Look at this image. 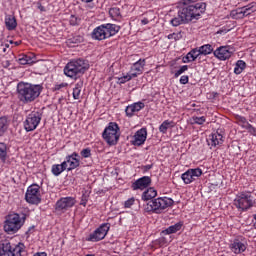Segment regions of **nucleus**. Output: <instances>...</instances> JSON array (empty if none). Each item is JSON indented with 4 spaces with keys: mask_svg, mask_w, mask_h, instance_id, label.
Wrapping results in <instances>:
<instances>
[{
    "mask_svg": "<svg viewBox=\"0 0 256 256\" xmlns=\"http://www.w3.org/2000/svg\"><path fill=\"white\" fill-rule=\"evenodd\" d=\"M109 15L113 21H121V19H123V16L121 15V9L119 7L110 8Z\"/></svg>",
    "mask_w": 256,
    "mask_h": 256,
    "instance_id": "obj_25",
    "label": "nucleus"
},
{
    "mask_svg": "<svg viewBox=\"0 0 256 256\" xmlns=\"http://www.w3.org/2000/svg\"><path fill=\"white\" fill-rule=\"evenodd\" d=\"M187 54H188V56L190 57V59L192 61H196L197 57H199V55H201L199 53V48H194L190 52H188Z\"/></svg>",
    "mask_w": 256,
    "mask_h": 256,
    "instance_id": "obj_38",
    "label": "nucleus"
},
{
    "mask_svg": "<svg viewBox=\"0 0 256 256\" xmlns=\"http://www.w3.org/2000/svg\"><path fill=\"white\" fill-rule=\"evenodd\" d=\"M223 141H225L223 139V134H221V132H219V131L213 132L207 138L208 146L211 148L217 147L219 145H223Z\"/></svg>",
    "mask_w": 256,
    "mask_h": 256,
    "instance_id": "obj_18",
    "label": "nucleus"
},
{
    "mask_svg": "<svg viewBox=\"0 0 256 256\" xmlns=\"http://www.w3.org/2000/svg\"><path fill=\"white\" fill-rule=\"evenodd\" d=\"M40 187L37 184H32L27 188L25 193V200L30 205H39L41 203V192Z\"/></svg>",
    "mask_w": 256,
    "mask_h": 256,
    "instance_id": "obj_11",
    "label": "nucleus"
},
{
    "mask_svg": "<svg viewBox=\"0 0 256 256\" xmlns=\"http://www.w3.org/2000/svg\"><path fill=\"white\" fill-rule=\"evenodd\" d=\"M245 129H247V131H249V133H256V128L253 127V125H251V124H247Z\"/></svg>",
    "mask_w": 256,
    "mask_h": 256,
    "instance_id": "obj_52",
    "label": "nucleus"
},
{
    "mask_svg": "<svg viewBox=\"0 0 256 256\" xmlns=\"http://www.w3.org/2000/svg\"><path fill=\"white\" fill-rule=\"evenodd\" d=\"M77 157H79V154L78 153H76V152H74V153H72L71 155H68L67 157H66V161H79V159H77Z\"/></svg>",
    "mask_w": 256,
    "mask_h": 256,
    "instance_id": "obj_48",
    "label": "nucleus"
},
{
    "mask_svg": "<svg viewBox=\"0 0 256 256\" xmlns=\"http://www.w3.org/2000/svg\"><path fill=\"white\" fill-rule=\"evenodd\" d=\"M81 89H83V81L80 80L75 84V87L73 88V99L77 100L81 97Z\"/></svg>",
    "mask_w": 256,
    "mask_h": 256,
    "instance_id": "obj_32",
    "label": "nucleus"
},
{
    "mask_svg": "<svg viewBox=\"0 0 256 256\" xmlns=\"http://www.w3.org/2000/svg\"><path fill=\"white\" fill-rule=\"evenodd\" d=\"M203 175V170L201 168L188 169L181 175L182 181H184L185 185H190L193 181H197L198 177Z\"/></svg>",
    "mask_w": 256,
    "mask_h": 256,
    "instance_id": "obj_15",
    "label": "nucleus"
},
{
    "mask_svg": "<svg viewBox=\"0 0 256 256\" xmlns=\"http://www.w3.org/2000/svg\"><path fill=\"white\" fill-rule=\"evenodd\" d=\"M192 125H203L205 121H207V118L205 116L199 117V116H193L191 118Z\"/></svg>",
    "mask_w": 256,
    "mask_h": 256,
    "instance_id": "obj_36",
    "label": "nucleus"
},
{
    "mask_svg": "<svg viewBox=\"0 0 256 256\" xmlns=\"http://www.w3.org/2000/svg\"><path fill=\"white\" fill-rule=\"evenodd\" d=\"M38 9H39L40 11H45V7H43V5H41V4L38 6Z\"/></svg>",
    "mask_w": 256,
    "mask_h": 256,
    "instance_id": "obj_58",
    "label": "nucleus"
},
{
    "mask_svg": "<svg viewBox=\"0 0 256 256\" xmlns=\"http://www.w3.org/2000/svg\"><path fill=\"white\" fill-rule=\"evenodd\" d=\"M43 91V86L39 84H31L20 82L17 85L18 98L22 103H33L38 99L39 95Z\"/></svg>",
    "mask_w": 256,
    "mask_h": 256,
    "instance_id": "obj_2",
    "label": "nucleus"
},
{
    "mask_svg": "<svg viewBox=\"0 0 256 256\" xmlns=\"http://www.w3.org/2000/svg\"><path fill=\"white\" fill-rule=\"evenodd\" d=\"M145 141H147V128H141L134 134L131 143L135 147H141L145 145Z\"/></svg>",
    "mask_w": 256,
    "mask_h": 256,
    "instance_id": "obj_17",
    "label": "nucleus"
},
{
    "mask_svg": "<svg viewBox=\"0 0 256 256\" xmlns=\"http://www.w3.org/2000/svg\"><path fill=\"white\" fill-rule=\"evenodd\" d=\"M33 256H47V253H45V252H37Z\"/></svg>",
    "mask_w": 256,
    "mask_h": 256,
    "instance_id": "obj_57",
    "label": "nucleus"
},
{
    "mask_svg": "<svg viewBox=\"0 0 256 256\" xmlns=\"http://www.w3.org/2000/svg\"><path fill=\"white\" fill-rule=\"evenodd\" d=\"M65 87H69L67 82H62L60 84H55L52 88V91H61V89H65Z\"/></svg>",
    "mask_w": 256,
    "mask_h": 256,
    "instance_id": "obj_44",
    "label": "nucleus"
},
{
    "mask_svg": "<svg viewBox=\"0 0 256 256\" xmlns=\"http://www.w3.org/2000/svg\"><path fill=\"white\" fill-rule=\"evenodd\" d=\"M141 23H142L143 25H149V19L143 18V19L141 20Z\"/></svg>",
    "mask_w": 256,
    "mask_h": 256,
    "instance_id": "obj_56",
    "label": "nucleus"
},
{
    "mask_svg": "<svg viewBox=\"0 0 256 256\" xmlns=\"http://www.w3.org/2000/svg\"><path fill=\"white\" fill-rule=\"evenodd\" d=\"M80 155L84 159H87V158L91 157V148L82 149L81 152H80Z\"/></svg>",
    "mask_w": 256,
    "mask_h": 256,
    "instance_id": "obj_45",
    "label": "nucleus"
},
{
    "mask_svg": "<svg viewBox=\"0 0 256 256\" xmlns=\"http://www.w3.org/2000/svg\"><path fill=\"white\" fill-rule=\"evenodd\" d=\"M85 39L81 35L73 36L72 38L66 41L68 47H75V45H79V43H83Z\"/></svg>",
    "mask_w": 256,
    "mask_h": 256,
    "instance_id": "obj_28",
    "label": "nucleus"
},
{
    "mask_svg": "<svg viewBox=\"0 0 256 256\" xmlns=\"http://www.w3.org/2000/svg\"><path fill=\"white\" fill-rule=\"evenodd\" d=\"M18 63L20 65H33L37 63V60L33 54H21L19 55Z\"/></svg>",
    "mask_w": 256,
    "mask_h": 256,
    "instance_id": "obj_22",
    "label": "nucleus"
},
{
    "mask_svg": "<svg viewBox=\"0 0 256 256\" xmlns=\"http://www.w3.org/2000/svg\"><path fill=\"white\" fill-rule=\"evenodd\" d=\"M256 11V4L250 3L242 9L232 10L230 12L231 19H243L247 17V15H251V13H255Z\"/></svg>",
    "mask_w": 256,
    "mask_h": 256,
    "instance_id": "obj_13",
    "label": "nucleus"
},
{
    "mask_svg": "<svg viewBox=\"0 0 256 256\" xmlns=\"http://www.w3.org/2000/svg\"><path fill=\"white\" fill-rule=\"evenodd\" d=\"M219 182H213L212 185H218Z\"/></svg>",
    "mask_w": 256,
    "mask_h": 256,
    "instance_id": "obj_60",
    "label": "nucleus"
},
{
    "mask_svg": "<svg viewBox=\"0 0 256 256\" xmlns=\"http://www.w3.org/2000/svg\"><path fill=\"white\" fill-rule=\"evenodd\" d=\"M149 185H151V177L143 176V177L139 178L138 180H136L134 183H132L131 187H132L133 191H137L139 189L141 191H143V189H147V187H149Z\"/></svg>",
    "mask_w": 256,
    "mask_h": 256,
    "instance_id": "obj_20",
    "label": "nucleus"
},
{
    "mask_svg": "<svg viewBox=\"0 0 256 256\" xmlns=\"http://www.w3.org/2000/svg\"><path fill=\"white\" fill-rule=\"evenodd\" d=\"M75 203L76 201L74 197H63L56 202L55 209L60 213H65L66 211H69L71 207H74Z\"/></svg>",
    "mask_w": 256,
    "mask_h": 256,
    "instance_id": "obj_16",
    "label": "nucleus"
},
{
    "mask_svg": "<svg viewBox=\"0 0 256 256\" xmlns=\"http://www.w3.org/2000/svg\"><path fill=\"white\" fill-rule=\"evenodd\" d=\"M152 168H153V164H148V165L142 166V169L145 172L149 171Z\"/></svg>",
    "mask_w": 256,
    "mask_h": 256,
    "instance_id": "obj_54",
    "label": "nucleus"
},
{
    "mask_svg": "<svg viewBox=\"0 0 256 256\" xmlns=\"http://www.w3.org/2000/svg\"><path fill=\"white\" fill-rule=\"evenodd\" d=\"M145 59H139L136 61L130 68L129 73L132 74V77H139V75H143V71H145Z\"/></svg>",
    "mask_w": 256,
    "mask_h": 256,
    "instance_id": "obj_19",
    "label": "nucleus"
},
{
    "mask_svg": "<svg viewBox=\"0 0 256 256\" xmlns=\"http://www.w3.org/2000/svg\"><path fill=\"white\" fill-rule=\"evenodd\" d=\"M189 83V76L183 75L180 77V85H187Z\"/></svg>",
    "mask_w": 256,
    "mask_h": 256,
    "instance_id": "obj_51",
    "label": "nucleus"
},
{
    "mask_svg": "<svg viewBox=\"0 0 256 256\" xmlns=\"http://www.w3.org/2000/svg\"><path fill=\"white\" fill-rule=\"evenodd\" d=\"M198 51H199L200 55H204V56L211 55V53L214 52L213 46L211 44H204V45L200 46L198 48Z\"/></svg>",
    "mask_w": 256,
    "mask_h": 256,
    "instance_id": "obj_31",
    "label": "nucleus"
},
{
    "mask_svg": "<svg viewBox=\"0 0 256 256\" xmlns=\"http://www.w3.org/2000/svg\"><path fill=\"white\" fill-rule=\"evenodd\" d=\"M207 9V4L200 2L195 5L185 6L181 8L177 15H175L170 20V25L172 27H179V25H187V23H191L193 20L199 19L205 10Z\"/></svg>",
    "mask_w": 256,
    "mask_h": 256,
    "instance_id": "obj_1",
    "label": "nucleus"
},
{
    "mask_svg": "<svg viewBox=\"0 0 256 256\" xmlns=\"http://www.w3.org/2000/svg\"><path fill=\"white\" fill-rule=\"evenodd\" d=\"M5 25L8 31H15L17 29V19L15 16L8 14L5 16Z\"/></svg>",
    "mask_w": 256,
    "mask_h": 256,
    "instance_id": "obj_23",
    "label": "nucleus"
},
{
    "mask_svg": "<svg viewBox=\"0 0 256 256\" xmlns=\"http://www.w3.org/2000/svg\"><path fill=\"white\" fill-rule=\"evenodd\" d=\"M181 227H183V224L181 223H176L167 229L163 230L162 233L163 235H173V233H177V231H181Z\"/></svg>",
    "mask_w": 256,
    "mask_h": 256,
    "instance_id": "obj_27",
    "label": "nucleus"
},
{
    "mask_svg": "<svg viewBox=\"0 0 256 256\" xmlns=\"http://www.w3.org/2000/svg\"><path fill=\"white\" fill-rule=\"evenodd\" d=\"M25 215L21 217L18 213H10L5 217L4 231L8 235H15L25 225Z\"/></svg>",
    "mask_w": 256,
    "mask_h": 256,
    "instance_id": "obj_5",
    "label": "nucleus"
},
{
    "mask_svg": "<svg viewBox=\"0 0 256 256\" xmlns=\"http://www.w3.org/2000/svg\"><path fill=\"white\" fill-rule=\"evenodd\" d=\"M67 170V161H63L61 164H54L52 166V173L55 177H59L63 171Z\"/></svg>",
    "mask_w": 256,
    "mask_h": 256,
    "instance_id": "obj_24",
    "label": "nucleus"
},
{
    "mask_svg": "<svg viewBox=\"0 0 256 256\" xmlns=\"http://www.w3.org/2000/svg\"><path fill=\"white\" fill-rule=\"evenodd\" d=\"M89 201V195L83 194L81 198L80 205H83L85 207L87 205V202Z\"/></svg>",
    "mask_w": 256,
    "mask_h": 256,
    "instance_id": "obj_50",
    "label": "nucleus"
},
{
    "mask_svg": "<svg viewBox=\"0 0 256 256\" xmlns=\"http://www.w3.org/2000/svg\"><path fill=\"white\" fill-rule=\"evenodd\" d=\"M156 195H157V190H155V188H148L146 191L143 192L142 200L151 201V199H155Z\"/></svg>",
    "mask_w": 256,
    "mask_h": 256,
    "instance_id": "obj_26",
    "label": "nucleus"
},
{
    "mask_svg": "<svg viewBox=\"0 0 256 256\" xmlns=\"http://www.w3.org/2000/svg\"><path fill=\"white\" fill-rule=\"evenodd\" d=\"M242 1H244V3H247V1H249V0H242Z\"/></svg>",
    "mask_w": 256,
    "mask_h": 256,
    "instance_id": "obj_62",
    "label": "nucleus"
},
{
    "mask_svg": "<svg viewBox=\"0 0 256 256\" xmlns=\"http://www.w3.org/2000/svg\"><path fill=\"white\" fill-rule=\"evenodd\" d=\"M213 55L219 61H227L231 59V57L233 56V47L229 45L220 46L213 51Z\"/></svg>",
    "mask_w": 256,
    "mask_h": 256,
    "instance_id": "obj_14",
    "label": "nucleus"
},
{
    "mask_svg": "<svg viewBox=\"0 0 256 256\" xmlns=\"http://www.w3.org/2000/svg\"><path fill=\"white\" fill-rule=\"evenodd\" d=\"M82 3H90L89 7L90 9H93L94 5H93V0H81Z\"/></svg>",
    "mask_w": 256,
    "mask_h": 256,
    "instance_id": "obj_55",
    "label": "nucleus"
},
{
    "mask_svg": "<svg viewBox=\"0 0 256 256\" xmlns=\"http://www.w3.org/2000/svg\"><path fill=\"white\" fill-rule=\"evenodd\" d=\"M254 219H255L254 227H255V229H256V214L254 215Z\"/></svg>",
    "mask_w": 256,
    "mask_h": 256,
    "instance_id": "obj_59",
    "label": "nucleus"
},
{
    "mask_svg": "<svg viewBox=\"0 0 256 256\" xmlns=\"http://www.w3.org/2000/svg\"><path fill=\"white\" fill-rule=\"evenodd\" d=\"M109 229H111V224H102L98 229H96L93 233L89 235L87 241H92L93 243H97V241H102L104 237H107Z\"/></svg>",
    "mask_w": 256,
    "mask_h": 256,
    "instance_id": "obj_12",
    "label": "nucleus"
},
{
    "mask_svg": "<svg viewBox=\"0 0 256 256\" xmlns=\"http://www.w3.org/2000/svg\"><path fill=\"white\" fill-rule=\"evenodd\" d=\"M247 67V63L243 60H238L234 67V73L235 75H241L243 71H245V68Z\"/></svg>",
    "mask_w": 256,
    "mask_h": 256,
    "instance_id": "obj_29",
    "label": "nucleus"
},
{
    "mask_svg": "<svg viewBox=\"0 0 256 256\" xmlns=\"http://www.w3.org/2000/svg\"><path fill=\"white\" fill-rule=\"evenodd\" d=\"M234 205L237 209L247 211V209H251V207L255 205V197H253L249 192H242L236 196Z\"/></svg>",
    "mask_w": 256,
    "mask_h": 256,
    "instance_id": "obj_10",
    "label": "nucleus"
},
{
    "mask_svg": "<svg viewBox=\"0 0 256 256\" xmlns=\"http://www.w3.org/2000/svg\"><path fill=\"white\" fill-rule=\"evenodd\" d=\"M67 171H73V169H77L79 167V161H66Z\"/></svg>",
    "mask_w": 256,
    "mask_h": 256,
    "instance_id": "obj_39",
    "label": "nucleus"
},
{
    "mask_svg": "<svg viewBox=\"0 0 256 256\" xmlns=\"http://www.w3.org/2000/svg\"><path fill=\"white\" fill-rule=\"evenodd\" d=\"M171 123H173V122H171V121H169V120H165V121L159 126V131H160V133H163V134L167 133V130L169 129V127H171Z\"/></svg>",
    "mask_w": 256,
    "mask_h": 256,
    "instance_id": "obj_37",
    "label": "nucleus"
},
{
    "mask_svg": "<svg viewBox=\"0 0 256 256\" xmlns=\"http://www.w3.org/2000/svg\"><path fill=\"white\" fill-rule=\"evenodd\" d=\"M9 154V146L5 142H0V161H7V155Z\"/></svg>",
    "mask_w": 256,
    "mask_h": 256,
    "instance_id": "obj_30",
    "label": "nucleus"
},
{
    "mask_svg": "<svg viewBox=\"0 0 256 256\" xmlns=\"http://www.w3.org/2000/svg\"><path fill=\"white\" fill-rule=\"evenodd\" d=\"M125 113H126L127 117H133L135 115V113H137V112L135 111L133 104H131L126 107Z\"/></svg>",
    "mask_w": 256,
    "mask_h": 256,
    "instance_id": "obj_41",
    "label": "nucleus"
},
{
    "mask_svg": "<svg viewBox=\"0 0 256 256\" xmlns=\"http://www.w3.org/2000/svg\"><path fill=\"white\" fill-rule=\"evenodd\" d=\"M175 202L173 199L168 198V197H159L154 200L149 201L144 209L146 213H163L167 207H172V205Z\"/></svg>",
    "mask_w": 256,
    "mask_h": 256,
    "instance_id": "obj_6",
    "label": "nucleus"
},
{
    "mask_svg": "<svg viewBox=\"0 0 256 256\" xmlns=\"http://www.w3.org/2000/svg\"><path fill=\"white\" fill-rule=\"evenodd\" d=\"M69 23H70V25H72V27H75V26L79 25V23H81V18H79L75 15H71L69 17Z\"/></svg>",
    "mask_w": 256,
    "mask_h": 256,
    "instance_id": "obj_40",
    "label": "nucleus"
},
{
    "mask_svg": "<svg viewBox=\"0 0 256 256\" xmlns=\"http://www.w3.org/2000/svg\"><path fill=\"white\" fill-rule=\"evenodd\" d=\"M131 79H135V77L133 76L132 73H127L126 75L122 76V77H118L117 78V83L118 85H124V83H127L129 81H131Z\"/></svg>",
    "mask_w": 256,
    "mask_h": 256,
    "instance_id": "obj_34",
    "label": "nucleus"
},
{
    "mask_svg": "<svg viewBox=\"0 0 256 256\" xmlns=\"http://www.w3.org/2000/svg\"><path fill=\"white\" fill-rule=\"evenodd\" d=\"M25 253V244H12L9 240L0 242V256H23Z\"/></svg>",
    "mask_w": 256,
    "mask_h": 256,
    "instance_id": "obj_7",
    "label": "nucleus"
},
{
    "mask_svg": "<svg viewBox=\"0 0 256 256\" xmlns=\"http://www.w3.org/2000/svg\"><path fill=\"white\" fill-rule=\"evenodd\" d=\"M230 249L233 253L239 254L244 253L247 250V244L241 242L239 239H235L233 243L230 245Z\"/></svg>",
    "mask_w": 256,
    "mask_h": 256,
    "instance_id": "obj_21",
    "label": "nucleus"
},
{
    "mask_svg": "<svg viewBox=\"0 0 256 256\" xmlns=\"http://www.w3.org/2000/svg\"><path fill=\"white\" fill-rule=\"evenodd\" d=\"M183 36L181 35V32L178 33H172L168 35V39H174V41H179Z\"/></svg>",
    "mask_w": 256,
    "mask_h": 256,
    "instance_id": "obj_47",
    "label": "nucleus"
},
{
    "mask_svg": "<svg viewBox=\"0 0 256 256\" xmlns=\"http://www.w3.org/2000/svg\"><path fill=\"white\" fill-rule=\"evenodd\" d=\"M9 124L7 123V117H0V137L5 135V131H7Z\"/></svg>",
    "mask_w": 256,
    "mask_h": 256,
    "instance_id": "obj_33",
    "label": "nucleus"
},
{
    "mask_svg": "<svg viewBox=\"0 0 256 256\" xmlns=\"http://www.w3.org/2000/svg\"><path fill=\"white\" fill-rule=\"evenodd\" d=\"M185 71H189V66H187V65L181 66L180 69L175 72L174 77L177 78V77L183 75V73H185Z\"/></svg>",
    "mask_w": 256,
    "mask_h": 256,
    "instance_id": "obj_43",
    "label": "nucleus"
},
{
    "mask_svg": "<svg viewBox=\"0 0 256 256\" xmlns=\"http://www.w3.org/2000/svg\"><path fill=\"white\" fill-rule=\"evenodd\" d=\"M120 131L121 129L119 128V124H117V122H110L104 129L102 137L108 145H117L121 137Z\"/></svg>",
    "mask_w": 256,
    "mask_h": 256,
    "instance_id": "obj_8",
    "label": "nucleus"
},
{
    "mask_svg": "<svg viewBox=\"0 0 256 256\" xmlns=\"http://www.w3.org/2000/svg\"><path fill=\"white\" fill-rule=\"evenodd\" d=\"M4 53L7 51L5 48L3 49Z\"/></svg>",
    "mask_w": 256,
    "mask_h": 256,
    "instance_id": "obj_63",
    "label": "nucleus"
},
{
    "mask_svg": "<svg viewBox=\"0 0 256 256\" xmlns=\"http://www.w3.org/2000/svg\"><path fill=\"white\" fill-rule=\"evenodd\" d=\"M132 107H134V111L136 113H139V111H141V109H145V103L135 102V103L132 104Z\"/></svg>",
    "mask_w": 256,
    "mask_h": 256,
    "instance_id": "obj_42",
    "label": "nucleus"
},
{
    "mask_svg": "<svg viewBox=\"0 0 256 256\" xmlns=\"http://www.w3.org/2000/svg\"><path fill=\"white\" fill-rule=\"evenodd\" d=\"M183 63H192L193 60H191L190 56L188 54L182 58Z\"/></svg>",
    "mask_w": 256,
    "mask_h": 256,
    "instance_id": "obj_53",
    "label": "nucleus"
},
{
    "mask_svg": "<svg viewBox=\"0 0 256 256\" xmlns=\"http://www.w3.org/2000/svg\"><path fill=\"white\" fill-rule=\"evenodd\" d=\"M199 0H181L182 5H187V7H191V5H197L201 2H197Z\"/></svg>",
    "mask_w": 256,
    "mask_h": 256,
    "instance_id": "obj_46",
    "label": "nucleus"
},
{
    "mask_svg": "<svg viewBox=\"0 0 256 256\" xmlns=\"http://www.w3.org/2000/svg\"><path fill=\"white\" fill-rule=\"evenodd\" d=\"M5 47L9 48V44H5Z\"/></svg>",
    "mask_w": 256,
    "mask_h": 256,
    "instance_id": "obj_61",
    "label": "nucleus"
},
{
    "mask_svg": "<svg viewBox=\"0 0 256 256\" xmlns=\"http://www.w3.org/2000/svg\"><path fill=\"white\" fill-rule=\"evenodd\" d=\"M235 119L240 127H242V129H247V125H249V122L247 121V118H245V116L236 115Z\"/></svg>",
    "mask_w": 256,
    "mask_h": 256,
    "instance_id": "obj_35",
    "label": "nucleus"
},
{
    "mask_svg": "<svg viewBox=\"0 0 256 256\" xmlns=\"http://www.w3.org/2000/svg\"><path fill=\"white\" fill-rule=\"evenodd\" d=\"M134 203H135V198H130L127 201H125L124 207L126 209H129L131 206H133Z\"/></svg>",
    "mask_w": 256,
    "mask_h": 256,
    "instance_id": "obj_49",
    "label": "nucleus"
},
{
    "mask_svg": "<svg viewBox=\"0 0 256 256\" xmlns=\"http://www.w3.org/2000/svg\"><path fill=\"white\" fill-rule=\"evenodd\" d=\"M33 229V227L32 228H29V230L28 231H31Z\"/></svg>",
    "mask_w": 256,
    "mask_h": 256,
    "instance_id": "obj_64",
    "label": "nucleus"
},
{
    "mask_svg": "<svg viewBox=\"0 0 256 256\" xmlns=\"http://www.w3.org/2000/svg\"><path fill=\"white\" fill-rule=\"evenodd\" d=\"M41 119H43V112L41 111H32L27 116L23 122L24 129L27 133L35 131L39 125H41Z\"/></svg>",
    "mask_w": 256,
    "mask_h": 256,
    "instance_id": "obj_9",
    "label": "nucleus"
},
{
    "mask_svg": "<svg viewBox=\"0 0 256 256\" xmlns=\"http://www.w3.org/2000/svg\"><path fill=\"white\" fill-rule=\"evenodd\" d=\"M121 31V26L117 24H101L100 26L93 29L91 33L92 39L95 41H105V39H110V37H115L117 33Z\"/></svg>",
    "mask_w": 256,
    "mask_h": 256,
    "instance_id": "obj_4",
    "label": "nucleus"
},
{
    "mask_svg": "<svg viewBox=\"0 0 256 256\" xmlns=\"http://www.w3.org/2000/svg\"><path fill=\"white\" fill-rule=\"evenodd\" d=\"M87 69H89V64L87 63V61L79 58L68 62L65 65L63 71L66 77H69L70 79H74L75 81H77L79 77L85 75Z\"/></svg>",
    "mask_w": 256,
    "mask_h": 256,
    "instance_id": "obj_3",
    "label": "nucleus"
}]
</instances>
